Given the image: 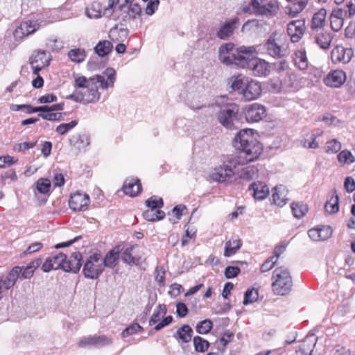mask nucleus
Masks as SVG:
<instances>
[{"instance_id": "f257e3e1", "label": "nucleus", "mask_w": 355, "mask_h": 355, "mask_svg": "<svg viewBox=\"0 0 355 355\" xmlns=\"http://www.w3.org/2000/svg\"><path fill=\"white\" fill-rule=\"evenodd\" d=\"M233 144L239 150L238 155L234 157L239 161L241 166L257 160L263 150L261 144L256 139L251 129L240 130L234 137Z\"/></svg>"}, {"instance_id": "2f4dec72", "label": "nucleus", "mask_w": 355, "mask_h": 355, "mask_svg": "<svg viewBox=\"0 0 355 355\" xmlns=\"http://www.w3.org/2000/svg\"><path fill=\"white\" fill-rule=\"evenodd\" d=\"M242 246V241L239 239L230 240L225 243L224 256L230 257L241 248Z\"/></svg>"}, {"instance_id": "58836bf2", "label": "nucleus", "mask_w": 355, "mask_h": 355, "mask_svg": "<svg viewBox=\"0 0 355 355\" xmlns=\"http://www.w3.org/2000/svg\"><path fill=\"white\" fill-rule=\"evenodd\" d=\"M134 246L127 248L122 254L121 259L124 263L138 265L141 262V257H134L132 255V252Z\"/></svg>"}, {"instance_id": "412c9836", "label": "nucleus", "mask_w": 355, "mask_h": 355, "mask_svg": "<svg viewBox=\"0 0 355 355\" xmlns=\"http://www.w3.org/2000/svg\"><path fill=\"white\" fill-rule=\"evenodd\" d=\"M141 184L137 178H128L123 183V192L130 197L137 196L141 193Z\"/></svg>"}, {"instance_id": "6e6552de", "label": "nucleus", "mask_w": 355, "mask_h": 355, "mask_svg": "<svg viewBox=\"0 0 355 355\" xmlns=\"http://www.w3.org/2000/svg\"><path fill=\"white\" fill-rule=\"evenodd\" d=\"M255 53L256 48L254 46L237 47L233 65L248 69L251 60H252V58H250V56Z\"/></svg>"}, {"instance_id": "8fccbe9b", "label": "nucleus", "mask_w": 355, "mask_h": 355, "mask_svg": "<svg viewBox=\"0 0 355 355\" xmlns=\"http://www.w3.org/2000/svg\"><path fill=\"white\" fill-rule=\"evenodd\" d=\"M78 124V121L73 120L67 123H62L57 126L55 131L60 135H66Z\"/></svg>"}, {"instance_id": "1a4fd4ad", "label": "nucleus", "mask_w": 355, "mask_h": 355, "mask_svg": "<svg viewBox=\"0 0 355 355\" xmlns=\"http://www.w3.org/2000/svg\"><path fill=\"white\" fill-rule=\"evenodd\" d=\"M112 343V339L105 335L89 336L82 338L78 343V346L80 348L94 347L96 348L110 345Z\"/></svg>"}, {"instance_id": "09e8293b", "label": "nucleus", "mask_w": 355, "mask_h": 355, "mask_svg": "<svg viewBox=\"0 0 355 355\" xmlns=\"http://www.w3.org/2000/svg\"><path fill=\"white\" fill-rule=\"evenodd\" d=\"M95 80H96V76L89 79H87L85 76H78L75 79L74 87L76 89H83Z\"/></svg>"}, {"instance_id": "603ef678", "label": "nucleus", "mask_w": 355, "mask_h": 355, "mask_svg": "<svg viewBox=\"0 0 355 355\" xmlns=\"http://www.w3.org/2000/svg\"><path fill=\"white\" fill-rule=\"evenodd\" d=\"M258 291L254 289H248L244 295L243 304L248 305V304L255 302L258 298Z\"/></svg>"}, {"instance_id": "f3484780", "label": "nucleus", "mask_w": 355, "mask_h": 355, "mask_svg": "<svg viewBox=\"0 0 355 355\" xmlns=\"http://www.w3.org/2000/svg\"><path fill=\"white\" fill-rule=\"evenodd\" d=\"M256 76H266L270 73V65L265 60L252 58L248 67Z\"/></svg>"}, {"instance_id": "473e14b6", "label": "nucleus", "mask_w": 355, "mask_h": 355, "mask_svg": "<svg viewBox=\"0 0 355 355\" xmlns=\"http://www.w3.org/2000/svg\"><path fill=\"white\" fill-rule=\"evenodd\" d=\"M327 11L324 8L320 9L312 17V31L315 28H321L326 22Z\"/></svg>"}, {"instance_id": "e2e57ef3", "label": "nucleus", "mask_w": 355, "mask_h": 355, "mask_svg": "<svg viewBox=\"0 0 355 355\" xmlns=\"http://www.w3.org/2000/svg\"><path fill=\"white\" fill-rule=\"evenodd\" d=\"M346 10L342 8H336L333 10L331 18L343 20L345 18H349Z\"/></svg>"}, {"instance_id": "a211bd4d", "label": "nucleus", "mask_w": 355, "mask_h": 355, "mask_svg": "<svg viewBox=\"0 0 355 355\" xmlns=\"http://www.w3.org/2000/svg\"><path fill=\"white\" fill-rule=\"evenodd\" d=\"M346 80V74L343 70H334L324 78V84L331 87H340Z\"/></svg>"}, {"instance_id": "9d476101", "label": "nucleus", "mask_w": 355, "mask_h": 355, "mask_svg": "<svg viewBox=\"0 0 355 355\" xmlns=\"http://www.w3.org/2000/svg\"><path fill=\"white\" fill-rule=\"evenodd\" d=\"M244 114L248 122H259L266 116V110L261 104L253 103L245 107Z\"/></svg>"}, {"instance_id": "393cba45", "label": "nucleus", "mask_w": 355, "mask_h": 355, "mask_svg": "<svg viewBox=\"0 0 355 355\" xmlns=\"http://www.w3.org/2000/svg\"><path fill=\"white\" fill-rule=\"evenodd\" d=\"M238 17H234L226 21L217 32V36L222 40L229 38L234 33L236 24L239 23Z\"/></svg>"}, {"instance_id": "a19ab883", "label": "nucleus", "mask_w": 355, "mask_h": 355, "mask_svg": "<svg viewBox=\"0 0 355 355\" xmlns=\"http://www.w3.org/2000/svg\"><path fill=\"white\" fill-rule=\"evenodd\" d=\"M26 26H24V24L22 23L15 29L13 33V36L16 41H21L25 37H27L31 34L35 33V29L33 28L31 31L26 28Z\"/></svg>"}, {"instance_id": "2eb2a0df", "label": "nucleus", "mask_w": 355, "mask_h": 355, "mask_svg": "<svg viewBox=\"0 0 355 355\" xmlns=\"http://www.w3.org/2000/svg\"><path fill=\"white\" fill-rule=\"evenodd\" d=\"M236 47L232 43L223 44L219 48L218 58L220 61L226 65H233Z\"/></svg>"}, {"instance_id": "20e7f679", "label": "nucleus", "mask_w": 355, "mask_h": 355, "mask_svg": "<svg viewBox=\"0 0 355 355\" xmlns=\"http://www.w3.org/2000/svg\"><path fill=\"white\" fill-rule=\"evenodd\" d=\"M272 291L276 295H284L290 293L293 280L288 269L284 266L275 268L272 276Z\"/></svg>"}, {"instance_id": "0e129e2a", "label": "nucleus", "mask_w": 355, "mask_h": 355, "mask_svg": "<svg viewBox=\"0 0 355 355\" xmlns=\"http://www.w3.org/2000/svg\"><path fill=\"white\" fill-rule=\"evenodd\" d=\"M240 272V268L236 266H227L225 270V276L227 279L236 277Z\"/></svg>"}, {"instance_id": "338daca9", "label": "nucleus", "mask_w": 355, "mask_h": 355, "mask_svg": "<svg viewBox=\"0 0 355 355\" xmlns=\"http://www.w3.org/2000/svg\"><path fill=\"white\" fill-rule=\"evenodd\" d=\"M58 98L53 94H46L44 96H40L37 102L41 104L49 103L57 101Z\"/></svg>"}, {"instance_id": "c03bdc74", "label": "nucleus", "mask_w": 355, "mask_h": 355, "mask_svg": "<svg viewBox=\"0 0 355 355\" xmlns=\"http://www.w3.org/2000/svg\"><path fill=\"white\" fill-rule=\"evenodd\" d=\"M295 64L301 70L308 67V60L304 51H297L295 53Z\"/></svg>"}, {"instance_id": "13d9d810", "label": "nucleus", "mask_w": 355, "mask_h": 355, "mask_svg": "<svg viewBox=\"0 0 355 355\" xmlns=\"http://www.w3.org/2000/svg\"><path fill=\"white\" fill-rule=\"evenodd\" d=\"M159 4V0H149L145 8V12L146 15L151 16L157 10Z\"/></svg>"}, {"instance_id": "aec40b11", "label": "nucleus", "mask_w": 355, "mask_h": 355, "mask_svg": "<svg viewBox=\"0 0 355 355\" xmlns=\"http://www.w3.org/2000/svg\"><path fill=\"white\" fill-rule=\"evenodd\" d=\"M261 93V87L257 81L250 80L248 79L244 91L242 94V98L246 101H250L257 98Z\"/></svg>"}, {"instance_id": "864d4df0", "label": "nucleus", "mask_w": 355, "mask_h": 355, "mask_svg": "<svg viewBox=\"0 0 355 355\" xmlns=\"http://www.w3.org/2000/svg\"><path fill=\"white\" fill-rule=\"evenodd\" d=\"M51 181L48 179L40 178L37 182V189L41 193L45 194L49 191Z\"/></svg>"}, {"instance_id": "774afa93", "label": "nucleus", "mask_w": 355, "mask_h": 355, "mask_svg": "<svg viewBox=\"0 0 355 355\" xmlns=\"http://www.w3.org/2000/svg\"><path fill=\"white\" fill-rule=\"evenodd\" d=\"M47 45L52 51H58L63 47L62 42H59L56 38H50L48 40Z\"/></svg>"}, {"instance_id": "052dcab7", "label": "nucleus", "mask_w": 355, "mask_h": 355, "mask_svg": "<svg viewBox=\"0 0 355 355\" xmlns=\"http://www.w3.org/2000/svg\"><path fill=\"white\" fill-rule=\"evenodd\" d=\"M142 329L143 328L138 323L132 324L123 331L122 336L123 337H126L132 335L138 331H141Z\"/></svg>"}, {"instance_id": "37998d69", "label": "nucleus", "mask_w": 355, "mask_h": 355, "mask_svg": "<svg viewBox=\"0 0 355 355\" xmlns=\"http://www.w3.org/2000/svg\"><path fill=\"white\" fill-rule=\"evenodd\" d=\"M306 6V3L302 1H298L293 3L291 6H286V12L291 17H295L300 13Z\"/></svg>"}, {"instance_id": "c756f323", "label": "nucleus", "mask_w": 355, "mask_h": 355, "mask_svg": "<svg viewBox=\"0 0 355 355\" xmlns=\"http://www.w3.org/2000/svg\"><path fill=\"white\" fill-rule=\"evenodd\" d=\"M121 11L127 12L129 16L135 19L141 13V9L137 3H130V0H125L124 3L119 6Z\"/></svg>"}, {"instance_id": "7ed1b4c3", "label": "nucleus", "mask_w": 355, "mask_h": 355, "mask_svg": "<svg viewBox=\"0 0 355 355\" xmlns=\"http://www.w3.org/2000/svg\"><path fill=\"white\" fill-rule=\"evenodd\" d=\"M266 53L275 58H281L288 54L287 35L274 33L263 44Z\"/></svg>"}, {"instance_id": "0eeeda50", "label": "nucleus", "mask_w": 355, "mask_h": 355, "mask_svg": "<svg viewBox=\"0 0 355 355\" xmlns=\"http://www.w3.org/2000/svg\"><path fill=\"white\" fill-rule=\"evenodd\" d=\"M103 258L99 253L90 255L83 265V272L85 278L96 279L104 270Z\"/></svg>"}, {"instance_id": "c85d7f7f", "label": "nucleus", "mask_w": 355, "mask_h": 355, "mask_svg": "<svg viewBox=\"0 0 355 355\" xmlns=\"http://www.w3.org/2000/svg\"><path fill=\"white\" fill-rule=\"evenodd\" d=\"M315 44L322 49H328L330 46L332 37L330 33L322 30L314 35Z\"/></svg>"}, {"instance_id": "39448f33", "label": "nucleus", "mask_w": 355, "mask_h": 355, "mask_svg": "<svg viewBox=\"0 0 355 355\" xmlns=\"http://www.w3.org/2000/svg\"><path fill=\"white\" fill-rule=\"evenodd\" d=\"M240 165L239 161L233 155L227 156L221 165L214 169L210 177L214 181L220 183L231 182L235 173L234 169Z\"/></svg>"}, {"instance_id": "4468645a", "label": "nucleus", "mask_w": 355, "mask_h": 355, "mask_svg": "<svg viewBox=\"0 0 355 355\" xmlns=\"http://www.w3.org/2000/svg\"><path fill=\"white\" fill-rule=\"evenodd\" d=\"M89 202V197L87 194L77 192L71 195L69 206L75 211H85L87 209Z\"/></svg>"}, {"instance_id": "4c0bfd02", "label": "nucleus", "mask_w": 355, "mask_h": 355, "mask_svg": "<svg viewBox=\"0 0 355 355\" xmlns=\"http://www.w3.org/2000/svg\"><path fill=\"white\" fill-rule=\"evenodd\" d=\"M112 47V44L110 42L103 40L97 44L94 48V51L98 55L104 57L111 52Z\"/></svg>"}, {"instance_id": "dca6fc26", "label": "nucleus", "mask_w": 355, "mask_h": 355, "mask_svg": "<svg viewBox=\"0 0 355 355\" xmlns=\"http://www.w3.org/2000/svg\"><path fill=\"white\" fill-rule=\"evenodd\" d=\"M304 22L301 20L292 21L288 24L287 33L292 42H297L304 33Z\"/></svg>"}, {"instance_id": "5701e85b", "label": "nucleus", "mask_w": 355, "mask_h": 355, "mask_svg": "<svg viewBox=\"0 0 355 355\" xmlns=\"http://www.w3.org/2000/svg\"><path fill=\"white\" fill-rule=\"evenodd\" d=\"M287 196L288 189L285 186L282 184L276 186L272 191V201L274 204L282 207L285 205L288 200Z\"/></svg>"}, {"instance_id": "680f3d73", "label": "nucleus", "mask_w": 355, "mask_h": 355, "mask_svg": "<svg viewBox=\"0 0 355 355\" xmlns=\"http://www.w3.org/2000/svg\"><path fill=\"white\" fill-rule=\"evenodd\" d=\"M22 268L19 266L13 268L11 271L7 275L6 277L10 280L12 284H15L19 277V274L21 272Z\"/></svg>"}, {"instance_id": "4be33fe9", "label": "nucleus", "mask_w": 355, "mask_h": 355, "mask_svg": "<svg viewBox=\"0 0 355 355\" xmlns=\"http://www.w3.org/2000/svg\"><path fill=\"white\" fill-rule=\"evenodd\" d=\"M82 254L79 252L71 253L69 259H66L64 266V271L78 272L82 266Z\"/></svg>"}, {"instance_id": "ea45409f", "label": "nucleus", "mask_w": 355, "mask_h": 355, "mask_svg": "<svg viewBox=\"0 0 355 355\" xmlns=\"http://www.w3.org/2000/svg\"><path fill=\"white\" fill-rule=\"evenodd\" d=\"M68 56L72 62L80 63L85 60L86 53L84 49L77 48L70 50Z\"/></svg>"}, {"instance_id": "3c124183", "label": "nucleus", "mask_w": 355, "mask_h": 355, "mask_svg": "<svg viewBox=\"0 0 355 355\" xmlns=\"http://www.w3.org/2000/svg\"><path fill=\"white\" fill-rule=\"evenodd\" d=\"M146 205L150 209L158 210V208L164 206V202L162 198L157 199L156 196H153L146 201Z\"/></svg>"}, {"instance_id": "ddd939ff", "label": "nucleus", "mask_w": 355, "mask_h": 355, "mask_svg": "<svg viewBox=\"0 0 355 355\" xmlns=\"http://www.w3.org/2000/svg\"><path fill=\"white\" fill-rule=\"evenodd\" d=\"M50 59L46 57L45 51L37 50L30 58V63L33 69V73L37 74L42 68L49 64Z\"/></svg>"}, {"instance_id": "e433bc0d", "label": "nucleus", "mask_w": 355, "mask_h": 355, "mask_svg": "<svg viewBox=\"0 0 355 355\" xmlns=\"http://www.w3.org/2000/svg\"><path fill=\"white\" fill-rule=\"evenodd\" d=\"M324 209L330 214L337 213L339 211V198L336 191H334L331 198L325 203Z\"/></svg>"}, {"instance_id": "6ab92c4d", "label": "nucleus", "mask_w": 355, "mask_h": 355, "mask_svg": "<svg viewBox=\"0 0 355 355\" xmlns=\"http://www.w3.org/2000/svg\"><path fill=\"white\" fill-rule=\"evenodd\" d=\"M352 56V49L338 46L331 51V60L334 63H347Z\"/></svg>"}, {"instance_id": "f8f14e48", "label": "nucleus", "mask_w": 355, "mask_h": 355, "mask_svg": "<svg viewBox=\"0 0 355 355\" xmlns=\"http://www.w3.org/2000/svg\"><path fill=\"white\" fill-rule=\"evenodd\" d=\"M67 255L62 252L53 254L50 257L46 258L44 263L42 266V270L44 272H49L52 270L62 269L64 270V266Z\"/></svg>"}, {"instance_id": "69168bd1", "label": "nucleus", "mask_w": 355, "mask_h": 355, "mask_svg": "<svg viewBox=\"0 0 355 355\" xmlns=\"http://www.w3.org/2000/svg\"><path fill=\"white\" fill-rule=\"evenodd\" d=\"M276 262L277 261L274 259L272 257H269L264 261V263L261 266V272H266L267 271H269L274 267Z\"/></svg>"}, {"instance_id": "72a5a7b5", "label": "nucleus", "mask_w": 355, "mask_h": 355, "mask_svg": "<svg viewBox=\"0 0 355 355\" xmlns=\"http://www.w3.org/2000/svg\"><path fill=\"white\" fill-rule=\"evenodd\" d=\"M85 13L89 18H99L103 15L102 5L98 1H94L85 10Z\"/></svg>"}, {"instance_id": "7c9ffc66", "label": "nucleus", "mask_w": 355, "mask_h": 355, "mask_svg": "<svg viewBox=\"0 0 355 355\" xmlns=\"http://www.w3.org/2000/svg\"><path fill=\"white\" fill-rule=\"evenodd\" d=\"M119 247H116L109 251L103 259V267L114 268L116 265L119 258Z\"/></svg>"}, {"instance_id": "79ce46f5", "label": "nucleus", "mask_w": 355, "mask_h": 355, "mask_svg": "<svg viewBox=\"0 0 355 355\" xmlns=\"http://www.w3.org/2000/svg\"><path fill=\"white\" fill-rule=\"evenodd\" d=\"M144 217L148 221H156L165 217L164 211L162 210L148 209L144 213Z\"/></svg>"}, {"instance_id": "6e6d98bb", "label": "nucleus", "mask_w": 355, "mask_h": 355, "mask_svg": "<svg viewBox=\"0 0 355 355\" xmlns=\"http://www.w3.org/2000/svg\"><path fill=\"white\" fill-rule=\"evenodd\" d=\"M255 1L256 0H251L249 3L241 7V12L244 14L258 15L257 13V5L255 4Z\"/></svg>"}, {"instance_id": "f03ea898", "label": "nucleus", "mask_w": 355, "mask_h": 355, "mask_svg": "<svg viewBox=\"0 0 355 355\" xmlns=\"http://www.w3.org/2000/svg\"><path fill=\"white\" fill-rule=\"evenodd\" d=\"M105 76L96 75V80L92 82L87 87L79 89L81 92L83 103H94L100 99L101 94L98 91L96 84L98 83L103 89L113 87L115 82L116 71L113 68H107L104 71Z\"/></svg>"}, {"instance_id": "f704fd0d", "label": "nucleus", "mask_w": 355, "mask_h": 355, "mask_svg": "<svg viewBox=\"0 0 355 355\" xmlns=\"http://www.w3.org/2000/svg\"><path fill=\"white\" fill-rule=\"evenodd\" d=\"M176 334L178 339L182 343H187L191 340L193 329L189 325L184 324L177 330Z\"/></svg>"}, {"instance_id": "b1692460", "label": "nucleus", "mask_w": 355, "mask_h": 355, "mask_svg": "<svg viewBox=\"0 0 355 355\" xmlns=\"http://www.w3.org/2000/svg\"><path fill=\"white\" fill-rule=\"evenodd\" d=\"M248 189L252 191V195L257 200H263L269 195L268 186L262 182L252 183Z\"/></svg>"}, {"instance_id": "a878e982", "label": "nucleus", "mask_w": 355, "mask_h": 355, "mask_svg": "<svg viewBox=\"0 0 355 355\" xmlns=\"http://www.w3.org/2000/svg\"><path fill=\"white\" fill-rule=\"evenodd\" d=\"M234 175L244 181H251L258 177V169L254 166H245L234 169Z\"/></svg>"}, {"instance_id": "9b49d317", "label": "nucleus", "mask_w": 355, "mask_h": 355, "mask_svg": "<svg viewBox=\"0 0 355 355\" xmlns=\"http://www.w3.org/2000/svg\"><path fill=\"white\" fill-rule=\"evenodd\" d=\"M254 3L257 5L258 15L272 17L279 10V3L277 0H256Z\"/></svg>"}, {"instance_id": "a18cd8bd", "label": "nucleus", "mask_w": 355, "mask_h": 355, "mask_svg": "<svg viewBox=\"0 0 355 355\" xmlns=\"http://www.w3.org/2000/svg\"><path fill=\"white\" fill-rule=\"evenodd\" d=\"M193 345L196 352H205L208 349L209 343L202 337L197 336L193 338Z\"/></svg>"}, {"instance_id": "5fc2aeb1", "label": "nucleus", "mask_w": 355, "mask_h": 355, "mask_svg": "<svg viewBox=\"0 0 355 355\" xmlns=\"http://www.w3.org/2000/svg\"><path fill=\"white\" fill-rule=\"evenodd\" d=\"M341 148V144L338 140L333 139L326 143V152L328 153H336Z\"/></svg>"}, {"instance_id": "4d7b16f0", "label": "nucleus", "mask_w": 355, "mask_h": 355, "mask_svg": "<svg viewBox=\"0 0 355 355\" xmlns=\"http://www.w3.org/2000/svg\"><path fill=\"white\" fill-rule=\"evenodd\" d=\"M63 114H64L60 112L40 113L38 114V117L51 121H61L62 119Z\"/></svg>"}, {"instance_id": "bb28decb", "label": "nucleus", "mask_w": 355, "mask_h": 355, "mask_svg": "<svg viewBox=\"0 0 355 355\" xmlns=\"http://www.w3.org/2000/svg\"><path fill=\"white\" fill-rule=\"evenodd\" d=\"M332 235V230L330 226L320 225L312 228V240L315 241H323Z\"/></svg>"}, {"instance_id": "de8ad7c7", "label": "nucleus", "mask_w": 355, "mask_h": 355, "mask_svg": "<svg viewBox=\"0 0 355 355\" xmlns=\"http://www.w3.org/2000/svg\"><path fill=\"white\" fill-rule=\"evenodd\" d=\"M213 327V323L209 319L199 322L196 325V331L200 334H208Z\"/></svg>"}, {"instance_id": "423d86ee", "label": "nucleus", "mask_w": 355, "mask_h": 355, "mask_svg": "<svg viewBox=\"0 0 355 355\" xmlns=\"http://www.w3.org/2000/svg\"><path fill=\"white\" fill-rule=\"evenodd\" d=\"M239 110V106L235 103L220 107L216 114L218 123L227 129L238 128L240 124Z\"/></svg>"}, {"instance_id": "cd10ccee", "label": "nucleus", "mask_w": 355, "mask_h": 355, "mask_svg": "<svg viewBox=\"0 0 355 355\" xmlns=\"http://www.w3.org/2000/svg\"><path fill=\"white\" fill-rule=\"evenodd\" d=\"M248 78L240 74L231 78L229 83L233 91L237 92L239 94L242 95L246 84H248Z\"/></svg>"}, {"instance_id": "49530a36", "label": "nucleus", "mask_w": 355, "mask_h": 355, "mask_svg": "<svg viewBox=\"0 0 355 355\" xmlns=\"http://www.w3.org/2000/svg\"><path fill=\"white\" fill-rule=\"evenodd\" d=\"M293 216L300 218L308 211V206L300 202L293 203L291 205Z\"/></svg>"}, {"instance_id": "c9c22d12", "label": "nucleus", "mask_w": 355, "mask_h": 355, "mask_svg": "<svg viewBox=\"0 0 355 355\" xmlns=\"http://www.w3.org/2000/svg\"><path fill=\"white\" fill-rule=\"evenodd\" d=\"M70 142H74L73 146L78 149H84L90 144V138L86 134L78 135L73 136L70 139Z\"/></svg>"}, {"instance_id": "bf43d9fd", "label": "nucleus", "mask_w": 355, "mask_h": 355, "mask_svg": "<svg viewBox=\"0 0 355 355\" xmlns=\"http://www.w3.org/2000/svg\"><path fill=\"white\" fill-rule=\"evenodd\" d=\"M288 243L284 241L277 245L273 250L274 255L272 257L274 259L277 261L279 256L286 250Z\"/></svg>"}]
</instances>
